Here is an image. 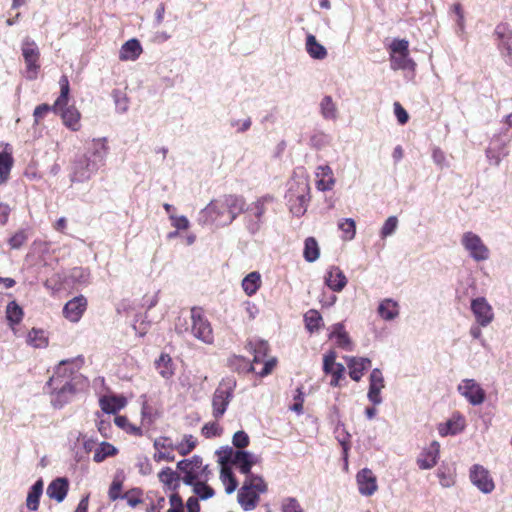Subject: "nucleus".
Segmentation results:
<instances>
[{
    "label": "nucleus",
    "mask_w": 512,
    "mask_h": 512,
    "mask_svg": "<svg viewBox=\"0 0 512 512\" xmlns=\"http://www.w3.org/2000/svg\"><path fill=\"white\" fill-rule=\"evenodd\" d=\"M76 360H62L46 383L51 390V404L61 409L72 401L75 394L88 386L87 379L79 372Z\"/></svg>",
    "instance_id": "f257e3e1"
},
{
    "label": "nucleus",
    "mask_w": 512,
    "mask_h": 512,
    "mask_svg": "<svg viewBox=\"0 0 512 512\" xmlns=\"http://www.w3.org/2000/svg\"><path fill=\"white\" fill-rule=\"evenodd\" d=\"M108 150L106 138H97L88 142L85 152L72 162L70 180L83 183L91 179L105 165Z\"/></svg>",
    "instance_id": "f03ea898"
},
{
    "label": "nucleus",
    "mask_w": 512,
    "mask_h": 512,
    "mask_svg": "<svg viewBox=\"0 0 512 512\" xmlns=\"http://www.w3.org/2000/svg\"><path fill=\"white\" fill-rule=\"evenodd\" d=\"M287 186L285 200L289 211L294 216L301 217L306 213L311 199L309 179L304 173L294 172Z\"/></svg>",
    "instance_id": "7ed1b4c3"
},
{
    "label": "nucleus",
    "mask_w": 512,
    "mask_h": 512,
    "mask_svg": "<svg viewBox=\"0 0 512 512\" xmlns=\"http://www.w3.org/2000/svg\"><path fill=\"white\" fill-rule=\"evenodd\" d=\"M60 95L56 99L53 110L60 112L64 124L73 131H77L80 127L79 119L80 113L74 107H67L68 98L70 93V86L68 77L63 75L59 79Z\"/></svg>",
    "instance_id": "20e7f679"
},
{
    "label": "nucleus",
    "mask_w": 512,
    "mask_h": 512,
    "mask_svg": "<svg viewBox=\"0 0 512 512\" xmlns=\"http://www.w3.org/2000/svg\"><path fill=\"white\" fill-rule=\"evenodd\" d=\"M274 201L273 196L264 195L246 206L244 211V225L250 234H256L264 223L267 205Z\"/></svg>",
    "instance_id": "39448f33"
},
{
    "label": "nucleus",
    "mask_w": 512,
    "mask_h": 512,
    "mask_svg": "<svg viewBox=\"0 0 512 512\" xmlns=\"http://www.w3.org/2000/svg\"><path fill=\"white\" fill-rule=\"evenodd\" d=\"M197 221L202 226L215 225L225 227L230 225L229 215L223 201V196L212 200L199 214Z\"/></svg>",
    "instance_id": "423d86ee"
},
{
    "label": "nucleus",
    "mask_w": 512,
    "mask_h": 512,
    "mask_svg": "<svg viewBox=\"0 0 512 512\" xmlns=\"http://www.w3.org/2000/svg\"><path fill=\"white\" fill-rule=\"evenodd\" d=\"M236 387L234 378L223 379L216 388L212 397V414L216 419L221 418L231 402Z\"/></svg>",
    "instance_id": "0eeeda50"
},
{
    "label": "nucleus",
    "mask_w": 512,
    "mask_h": 512,
    "mask_svg": "<svg viewBox=\"0 0 512 512\" xmlns=\"http://www.w3.org/2000/svg\"><path fill=\"white\" fill-rule=\"evenodd\" d=\"M190 334L205 344L214 341L213 329L202 308L193 307L190 311Z\"/></svg>",
    "instance_id": "6e6552de"
},
{
    "label": "nucleus",
    "mask_w": 512,
    "mask_h": 512,
    "mask_svg": "<svg viewBox=\"0 0 512 512\" xmlns=\"http://www.w3.org/2000/svg\"><path fill=\"white\" fill-rule=\"evenodd\" d=\"M460 242L469 257L474 261L483 262L489 259L490 250L476 233L472 231L463 233Z\"/></svg>",
    "instance_id": "1a4fd4ad"
},
{
    "label": "nucleus",
    "mask_w": 512,
    "mask_h": 512,
    "mask_svg": "<svg viewBox=\"0 0 512 512\" xmlns=\"http://www.w3.org/2000/svg\"><path fill=\"white\" fill-rule=\"evenodd\" d=\"M493 35L495 36L496 45L500 55L505 63L512 65V28L508 23H499Z\"/></svg>",
    "instance_id": "9d476101"
},
{
    "label": "nucleus",
    "mask_w": 512,
    "mask_h": 512,
    "mask_svg": "<svg viewBox=\"0 0 512 512\" xmlns=\"http://www.w3.org/2000/svg\"><path fill=\"white\" fill-rule=\"evenodd\" d=\"M226 462H231L240 473L247 476L251 474L252 466L258 462V457L248 451L237 450L234 452L232 448H229L225 455L221 457V463Z\"/></svg>",
    "instance_id": "9b49d317"
},
{
    "label": "nucleus",
    "mask_w": 512,
    "mask_h": 512,
    "mask_svg": "<svg viewBox=\"0 0 512 512\" xmlns=\"http://www.w3.org/2000/svg\"><path fill=\"white\" fill-rule=\"evenodd\" d=\"M457 391L473 406L481 405L486 399L485 390L474 379H463Z\"/></svg>",
    "instance_id": "f8f14e48"
},
{
    "label": "nucleus",
    "mask_w": 512,
    "mask_h": 512,
    "mask_svg": "<svg viewBox=\"0 0 512 512\" xmlns=\"http://www.w3.org/2000/svg\"><path fill=\"white\" fill-rule=\"evenodd\" d=\"M22 55L27 67V78L35 79L39 69V49L36 43L30 38H25L21 46Z\"/></svg>",
    "instance_id": "ddd939ff"
},
{
    "label": "nucleus",
    "mask_w": 512,
    "mask_h": 512,
    "mask_svg": "<svg viewBox=\"0 0 512 512\" xmlns=\"http://www.w3.org/2000/svg\"><path fill=\"white\" fill-rule=\"evenodd\" d=\"M470 480L474 486L485 494L491 493L495 488L489 471L479 464H475L470 468Z\"/></svg>",
    "instance_id": "4468645a"
},
{
    "label": "nucleus",
    "mask_w": 512,
    "mask_h": 512,
    "mask_svg": "<svg viewBox=\"0 0 512 512\" xmlns=\"http://www.w3.org/2000/svg\"><path fill=\"white\" fill-rule=\"evenodd\" d=\"M471 311L481 327L488 326L494 319L493 308L484 297H477L471 301Z\"/></svg>",
    "instance_id": "2eb2a0df"
},
{
    "label": "nucleus",
    "mask_w": 512,
    "mask_h": 512,
    "mask_svg": "<svg viewBox=\"0 0 512 512\" xmlns=\"http://www.w3.org/2000/svg\"><path fill=\"white\" fill-rule=\"evenodd\" d=\"M385 387L384 377L379 368L371 371L369 376L368 400L374 405H380L383 401L381 391Z\"/></svg>",
    "instance_id": "dca6fc26"
},
{
    "label": "nucleus",
    "mask_w": 512,
    "mask_h": 512,
    "mask_svg": "<svg viewBox=\"0 0 512 512\" xmlns=\"http://www.w3.org/2000/svg\"><path fill=\"white\" fill-rule=\"evenodd\" d=\"M87 309V299L83 295L69 300L63 308L64 317L70 322L77 323Z\"/></svg>",
    "instance_id": "f3484780"
},
{
    "label": "nucleus",
    "mask_w": 512,
    "mask_h": 512,
    "mask_svg": "<svg viewBox=\"0 0 512 512\" xmlns=\"http://www.w3.org/2000/svg\"><path fill=\"white\" fill-rule=\"evenodd\" d=\"M347 278L338 266H329L324 275L325 285L333 292H341L347 285Z\"/></svg>",
    "instance_id": "a211bd4d"
},
{
    "label": "nucleus",
    "mask_w": 512,
    "mask_h": 512,
    "mask_svg": "<svg viewBox=\"0 0 512 512\" xmlns=\"http://www.w3.org/2000/svg\"><path fill=\"white\" fill-rule=\"evenodd\" d=\"M64 281L69 288L86 286L90 282V271L83 267H74L64 272Z\"/></svg>",
    "instance_id": "6ab92c4d"
},
{
    "label": "nucleus",
    "mask_w": 512,
    "mask_h": 512,
    "mask_svg": "<svg viewBox=\"0 0 512 512\" xmlns=\"http://www.w3.org/2000/svg\"><path fill=\"white\" fill-rule=\"evenodd\" d=\"M344 359L349 369V376L356 382L360 381L364 371L371 365V360L366 357L346 356Z\"/></svg>",
    "instance_id": "aec40b11"
},
{
    "label": "nucleus",
    "mask_w": 512,
    "mask_h": 512,
    "mask_svg": "<svg viewBox=\"0 0 512 512\" xmlns=\"http://www.w3.org/2000/svg\"><path fill=\"white\" fill-rule=\"evenodd\" d=\"M357 483L360 494L371 496L377 490L376 478L370 469L364 468L357 474Z\"/></svg>",
    "instance_id": "412c9836"
},
{
    "label": "nucleus",
    "mask_w": 512,
    "mask_h": 512,
    "mask_svg": "<svg viewBox=\"0 0 512 512\" xmlns=\"http://www.w3.org/2000/svg\"><path fill=\"white\" fill-rule=\"evenodd\" d=\"M440 445L437 441H433L431 445L425 449L417 459L420 469L427 470L433 468L439 458Z\"/></svg>",
    "instance_id": "4be33fe9"
},
{
    "label": "nucleus",
    "mask_w": 512,
    "mask_h": 512,
    "mask_svg": "<svg viewBox=\"0 0 512 512\" xmlns=\"http://www.w3.org/2000/svg\"><path fill=\"white\" fill-rule=\"evenodd\" d=\"M223 201L229 215L230 223H232L241 213H244L247 206L245 199L238 195H224Z\"/></svg>",
    "instance_id": "5701e85b"
},
{
    "label": "nucleus",
    "mask_w": 512,
    "mask_h": 512,
    "mask_svg": "<svg viewBox=\"0 0 512 512\" xmlns=\"http://www.w3.org/2000/svg\"><path fill=\"white\" fill-rule=\"evenodd\" d=\"M315 175L317 177L316 187L320 191H329L335 185L333 171L329 165H320L317 167Z\"/></svg>",
    "instance_id": "b1692460"
},
{
    "label": "nucleus",
    "mask_w": 512,
    "mask_h": 512,
    "mask_svg": "<svg viewBox=\"0 0 512 512\" xmlns=\"http://www.w3.org/2000/svg\"><path fill=\"white\" fill-rule=\"evenodd\" d=\"M69 489L68 480L64 477L54 479L47 487L46 493L49 498L56 500L58 503L64 501Z\"/></svg>",
    "instance_id": "393cba45"
},
{
    "label": "nucleus",
    "mask_w": 512,
    "mask_h": 512,
    "mask_svg": "<svg viewBox=\"0 0 512 512\" xmlns=\"http://www.w3.org/2000/svg\"><path fill=\"white\" fill-rule=\"evenodd\" d=\"M153 446L157 451L154 454V460L156 462H160L163 460L166 461H174L175 457L171 452H166V449H175V446L172 444L169 438L167 437H159L154 440Z\"/></svg>",
    "instance_id": "a878e982"
},
{
    "label": "nucleus",
    "mask_w": 512,
    "mask_h": 512,
    "mask_svg": "<svg viewBox=\"0 0 512 512\" xmlns=\"http://www.w3.org/2000/svg\"><path fill=\"white\" fill-rule=\"evenodd\" d=\"M449 14L453 17L455 22V33L456 35L463 39L466 34V21H465V12L460 3H454L450 9Z\"/></svg>",
    "instance_id": "bb28decb"
},
{
    "label": "nucleus",
    "mask_w": 512,
    "mask_h": 512,
    "mask_svg": "<svg viewBox=\"0 0 512 512\" xmlns=\"http://www.w3.org/2000/svg\"><path fill=\"white\" fill-rule=\"evenodd\" d=\"M238 503L245 511H251L256 508L259 502V493L248 490L247 486H242L238 491Z\"/></svg>",
    "instance_id": "cd10ccee"
},
{
    "label": "nucleus",
    "mask_w": 512,
    "mask_h": 512,
    "mask_svg": "<svg viewBox=\"0 0 512 512\" xmlns=\"http://www.w3.org/2000/svg\"><path fill=\"white\" fill-rule=\"evenodd\" d=\"M390 68L394 71L407 70L414 72L416 63L410 57L409 52L389 56Z\"/></svg>",
    "instance_id": "c85d7f7f"
},
{
    "label": "nucleus",
    "mask_w": 512,
    "mask_h": 512,
    "mask_svg": "<svg viewBox=\"0 0 512 512\" xmlns=\"http://www.w3.org/2000/svg\"><path fill=\"white\" fill-rule=\"evenodd\" d=\"M378 314L385 321H392L399 316V305L391 299L386 298L379 303Z\"/></svg>",
    "instance_id": "c756f323"
},
{
    "label": "nucleus",
    "mask_w": 512,
    "mask_h": 512,
    "mask_svg": "<svg viewBox=\"0 0 512 512\" xmlns=\"http://www.w3.org/2000/svg\"><path fill=\"white\" fill-rule=\"evenodd\" d=\"M142 53V46L137 39H130L126 41L119 52V58L122 61L136 60Z\"/></svg>",
    "instance_id": "7c9ffc66"
},
{
    "label": "nucleus",
    "mask_w": 512,
    "mask_h": 512,
    "mask_svg": "<svg viewBox=\"0 0 512 512\" xmlns=\"http://www.w3.org/2000/svg\"><path fill=\"white\" fill-rule=\"evenodd\" d=\"M44 483L38 479L29 489L26 498V507L30 511H36L39 508L40 498L43 494Z\"/></svg>",
    "instance_id": "2f4dec72"
},
{
    "label": "nucleus",
    "mask_w": 512,
    "mask_h": 512,
    "mask_svg": "<svg viewBox=\"0 0 512 512\" xmlns=\"http://www.w3.org/2000/svg\"><path fill=\"white\" fill-rule=\"evenodd\" d=\"M330 338L335 339L338 347L344 350H352V343L348 333L345 331L343 323H335L332 326Z\"/></svg>",
    "instance_id": "473e14b6"
},
{
    "label": "nucleus",
    "mask_w": 512,
    "mask_h": 512,
    "mask_svg": "<svg viewBox=\"0 0 512 512\" xmlns=\"http://www.w3.org/2000/svg\"><path fill=\"white\" fill-rule=\"evenodd\" d=\"M305 48L308 55L316 60H323L327 57L326 48L320 44L316 37L312 34H308L306 37Z\"/></svg>",
    "instance_id": "72a5a7b5"
},
{
    "label": "nucleus",
    "mask_w": 512,
    "mask_h": 512,
    "mask_svg": "<svg viewBox=\"0 0 512 512\" xmlns=\"http://www.w3.org/2000/svg\"><path fill=\"white\" fill-rule=\"evenodd\" d=\"M159 481L168 490L176 491L180 486V476L170 467L163 468L158 474Z\"/></svg>",
    "instance_id": "f704fd0d"
},
{
    "label": "nucleus",
    "mask_w": 512,
    "mask_h": 512,
    "mask_svg": "<svg viewBox=\"0 0 512 512\" xmlns=\"http://www.w3.org/2000/svg\"><path fill=\"white\" fill-rule=\"evenodd\" d=\"M261 283L262 281L260 273L253 271L243 278L241 286L246 295L252 296L259 290Z\"/></svg>",
    "instance_id": "c9c22d12"
},
{
    "label": "nucleus",
    "mask_w": 512,
    "mask_h": 512,
    "mask_svg": "<svg viewBox=\"0 0 512 512\" xmlns=\"http://www.w3.org/2000/svg\"><path fill=\"white\" fill-rule=\"evenodd\" d=\"M464 429V419L460 415L440 424L438 431L441 436L456 435Z\"/></svg>",
    "instance_id": "e433bc0d"
},
{
    "label": "nucleus",
    "mask_w": 512,
    "mask_h": 512,
    "mask_svg": "<svg viewBox=\"0 0 512 512\" xmlns=\"http://www.w3.org/2000/svg\"><path fill=\"white\" fill-rule=\"evenodd\" d=\"M126 404V400L123 397H102L100 399V406L103 412L107 414H115L117 411L122 409Z\"/></svg>",
    "instance_id": "4c0bfd02"
},
{
    "label": "nucleus",
    "mask_w": 512,
    "mask_h": 512,
    "mask_svg": "<svg viewBox=\"0 0 512 512\" xmlns=\"http://www.w3.org/2000/svg\"><path fill=\"white\" fill-rule=\"evenodd\" d=\"M13 157L11 151L6 149L0 152V185H3L9 179L10 171L13 166Z\"/></svg>",
    "instance_id": "58836bf2"
},
{
    "label": "nucleus",
    "mask_w": 512,
    "mask_h": 512,
    "mask_svg": "<svg viewBox=\"0 0 512 512\" xmlns=\"http://www.w3.org/2000/svg\"><path fill=\"white\" fill-rule=\"evenodd\" d=\"M155 367L164 379H169L174 374L172 358L168 354L162 353L155 361Z\"/></svg>",
    "instance_id": "ea45409f"
},
{
    "label": "nucleus",
    "mask_w": 512,
    "mask_h": 512,
    "mask_svg": "<svg viewBox=\"0 0 512 512\" xmlns=\"http://www.w3.org/2000/svg\"><path fill=\"white\" fill-rule=\"evenodd\" d=\"M248 347L254 355L253 363L255 364L263 362L269 351L268 342L264 340L250 341Z\"/></svg>",
    "instance_id": "a19ab883"
},
{
    "label": "nucleus",
    "mask_w": 512,
    "mask_h": 512,
    "mask_svg": "<svg viewBox=\"0 0 512 512\" xmlns=\"http://www.w3.org/2000/svg\"><path fill=\"white\" fill-rule=\"evenodd\" d=\"M320 113L326 120L337 118V107L331 96H324L320 102Z\"/></svg>",
    "instance_id": "79ce46f5"
},
{
    "label": "nucleus",
    "mask_w": 512,
    "mask_h": 512,
    "mask_svg": "<svg viewBox=\"0 0 512 512\" xmlns=\"http://www.w3.org/2000/svg\"><path fill=\"white\" fill-rule=\"evenodd\" d=\"M304 259L307 262H315L320 256V249L315 238L308 237L304 243Z\"/></svg>",
    "instance_id": "37998d69"
},
{
    "label": "nucleus",
    "mask_w": 512,
    "mask_h": 512,
    "mask_svg": "<svg viewBox=\"0 0 512 512\" xmlns=\"http://www.w3.org/2000/svg\"><path fill=\"white\" fill-rule=\"evenodd\" d=\"M243 486H247L248 490L255 491L256 493H265L267 491V485L261 476L253 473L245 477Z\"/></svg>",
    "instance_id": "c03bdc74"
},
{
    "label": "nucleus",
    "mask_w": 512,
    "mask_h": 512,
    "mask_svg": "<svg viewBox=\"0 0 512 512\" xmlns=\"http://www.w3.org/2000/svg\"><path fill=\"white\" fill-rule=\"evenodd\" d=\"M304 321L306 329L313 333L317 330H319L321 324H322V316L317 310L311 309L307 311L304 315Z\"/></svg>",
    "instance_id": "a18cd8bd"
},
{
    "label": "nucleus",
    "mask_w": 512,
    "mask_h": 512,
    "mask_svg": "<svg viewBox=\"0 0 512 512\" xmlns=\"http://www.w3.org/2000/svg\"><path fill=\"white\" fill-rule=\"evenodd\" d=\"M220 479L226 485L225 491L227 494H231L236 490L238 483L230 467L223 466L221 468Z\"/></svg>",
    "instance_id": "49530a36"
},
{
    "label": "nucleus",
    "mask_w": 512,
    "mask_h": 512,
    "mask_svg": "<svg viewBox=\"0 0 512 512\" xmlns=\"http://www.w3.org/2000/svg\"><path fill=\"white\" fill-rule=\"evenodd\" d=\"M43 284L46 289L53 293L68 287L66 281H64V272L53 274L51 277L47 278Z\"/></svg>",
    "instance_id": "de8ad7c7"
},
{
    "label": "nucleus",
    "mask_w": 512,
    "mask_h": 512,
    "mask_svg": "<svg viewBox=\"0 0 512 512\" xmlns=\"http://www.w3.org/2000/svg\"><path fill=\"white\" fill-rule=\"evenodd\" d=\"M117 453V449L108 442H102L99 447L96 448L93 460L96 463L104 461L109 456H114Z\"/></svg>",
    "instance_id": "09e8293b"
},
{
    "label": "nucleus",
    "mask_w": 512,
    "mask_h": 512,
    "mask_svg": "<svg viewBox=\"0 0 512 512\" xmlns=\"http://www.w3.org/2000/svg\"><path fill=\"white\" fill-rule=\"evenodd\" d=\"M6 317L11 325L19 324L23 317V310L15 301H12L7 305Z\"/></svg>",
    "instance_id": "8fccbe9b"
},
{
    "label": "nucleus",
    "mask_w": 512,
    "mask_h": 512,
    "mask_svg": "<svg viewBox=\"0 0 512 512\" xmlns=\"http://www.w3.org/2000/svg\"><path fill=\"white\" fill-rule=\"evenodd\" d=\"M508 155V151L504 145L499 146L498 148L491 146L486 150V156L489 162L493 165L498 166L505 156Z\"/></svg>",
    "instance_id": "3c124183"
},
{
    "label": "nucleus",
    "mask_w": 512,
    "mask_h": 512,
    "mask_svg": "<svg viewBox=\"0 0 512 512\" xmlns=\"http://www.w3.org/2000/svg\"><path fill=\"white\" fill-rule=\"evenodd\" d=\"M339 229L343 232L344 240H352L356 234V224L351 218H344L338 223Z\"/></svg>",
    "instance_id": "603ef678"
},
{
    "label": "nucleus",
    "mask_w": 512,
    "mask_h": 512,
    "mask_svg": "<svg viewBox=\"0 0 512 512\" xmlns=\"http://www.w3.org/2000/svg\"><path fill=\"white\" fill-rule=\"evenodd\" d=\"M114 422L119 428L125 430L127 433H130L135 436L142 435L141 428L131 424L128 418L125 416H116Z\"/></svg>",
    "instance_id": "864d4df0"
},
{
    "label": "nucleus",
    "mask_w": 512,
    "mask_h": 512,
    "mask_svg": "<svg viewBox=\"0 0 512 512\" xmlns=\"http://www.w3.org/2000/svg\"><path fill=\"white\" fill-rule=\"evenodd\" d=\"M27 342L35 348H43L47 345V339L42 330L32 329L27 338Z\"/></svg>",
    "instance_id": "5fc2aeb1"
},
{
    "label": "nucleus",
    "mask_w": 512,
    "mask_h": 512,
    "mask_svg": "<svg viewBox=\"0 0 512 512\" xmlns=\"http://www.w3.org/2000/svg\"><path fill=\"white\" fill-rule=\"evenodd\" d=\"M311 145L316 149H322L331 143V136L318 131L315 132L310 138Z\"/></svg>",
    "instance_id": "6e6d98bb"
},
{
    "label": "nucleus",
    "mask_w": 512,
    "mask_h": 512,
    "mask_svg": "<svg viewBox=\"0 0 512 512\" xmlns=\"http://www.w3.org/2000/svg\"><path fill=\"white\" fill-rule=\"evenodd\" d=\"M196 440L192 435H185L184 439L175 446V449L180 455L185 456L189 454L196 446Z\"/></svg>",
    "instance_id": "4d7b16f0"
},
{
    "label": "nucleus",
    "mask_w": 512,
    "mask_h": 512,
    "mask_svg": "<svg viewBox=\"0 0 512 512\" xmlns=\"http://www.w3.org/2000/svg\"><path fill=\"white\" fill-rule=\"evenodd\" d=\"M142 494L143 491L140 488H132L123 494L122 499H125L127 504L134 508L138 504L142 503Z\"/></svg>",
    "instance_id": "13d9d810"
},
{
    "label": "nucleus",
    "mask_w": 512,
    "mask_h": 512,
    "mask_svg": "<svg viewBox=\"0 0 512 512\" xmlns=\"http://www.w3.org/2000/svg\"><path fill=\"white\" fill-rule=\"evenodd\" d=\"M389 56L409 52V42L406 39H393L389 47Z\"/></svg>",
    "instance_id": "bf43d9fd"
},
{
    "label": "nucleus",
    "mask_w": 512,
    "mask_h": 512,
    "mask_svg": "<svg viewBox=\"0 0 512 512\" xmlns=\"http://www.w3.org/2000/svg\"><path fill=\"white\" fill-rule=\"evenodd\" d=\"M398 227V219L396 216H390L386 219L384 222L381 231L380 236L381 238H387L391 235H393L396 232V229Z\"/></svg>",
    "instance_id": "052dcab7"
},
{
    "label": "nucleus",
    "mask_w": 512,
    "mask_h": 512,
    "mask_svg": "<svg viewBox=\"0 0 512 512\" xmlns=\"http://www.w3.org/2000/svg\"><path fill=\"white\" fill-rule=\"evenodd\" d=\"M193 492L202 500L212 498L215 494L214 490L204 482L196 483Z\"/></svg>",
    "instance_id": "680f3d73"
},
{
    "label": "nucleus",
    "mask_w": 512,
    "mask_h": 512,
    "mask_svg": "<svg viewBox=\"0 0 512 512\" xmlns=\"http://www.w3.org/2000/svg\"><path fill=\"white\" fill-rule=\"evenodd\" d=\"M282 512H304L298 500L294 497H287L282 500Z\"/></svg>",
    "instance_id": "e2e57ef3"
},
{
    "label": "nucleus",
    "mask_w": 512,
    "mask_h": 512,
    "mask_svg": "<svg viewBox=\"0 0 512 512\" xmlns=\"http://www.w3.org/2000/svg\"><path fill=\"white\" fill-rule=\"evenodd\" d=\"M440 485L444 488H449L455 484V477L449 470L439 468L437 472Z\"/></svg>",
    "instance_id": "0e129e2a"
},
{
    "label": "nucleus",
    "mask_w": 512,
    "mask_h": 512,
    "mask_svg": "<svg viewBox=\"0 0 512 512\" xmlns=\"http://www.w3.org/2000/svg\"><path fill=\"white\" fill-rule=\"evenodd\" d=\"M337 433V440L339 444L342 446L344 457H347L348 450L350 448L349 446V440H350V434L345 430L344 426L340 427L338 431L335 430Z\"/></svg>",
    "instance_id": "69168bd1"
},
{
    "label": "nucleus",
    "mask_w": 512,
    "mask_h": 512,
    "mask_svg": "<svg viewBox=\"0 0 512 512\" xmlns=\"http://www.w3.org/2000/svg\"><path fill=\"white\" fill-rule=\"evenodd\" d=\"M337 358V354L335 351L333 350H330L329 352H327L324 357H323V371L326 373V374H329L330 372H332L335 368H336V360Z\"/></svg>",
    "instance_id": "338daca9"
},
{
    "label": "nucleus",
    "mask_w": 512,
    "mask_h": 512,
    "mask_svg": "<svg viewBox=\"0 0 512 512\" xmlns=\"http://www.w3.org/2000/svg\"><path fill=\"white\" fill-rule=\"evenodd\" d=\"M171 508L167 512H184L183 501L178 493H173L169 497Z\"/></svg>",
    "instance_id": "774afa93"
}]
</instances>
